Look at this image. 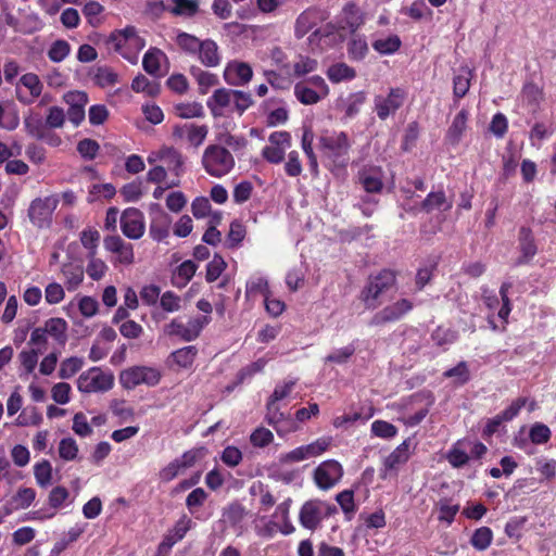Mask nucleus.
<instances>
[{"label": "nucleus", "mask_w": 556, "mask_h": 556, "mask_svg": "<svg viewBox=\"0 0 556 556\" xmlns=\"http://www.w3.org/2000/svg\"><path fill=\"white\" fill-rule=\"evenodd\" d=\"M165 10L179 16H192L197 13L199 4L195 0H162Z\"/></svg>", "instance_id": "c85d7f7f"}, {"label": "nucleus", "mask_w": 556, "mask_h": 556, "mask_svg": "<svg viewBox=\"0 0 556 556\" xmlns=\"http://www.w3.org/2000/svg\"><path fill=\"white\" fill-rule=\"evenodd\" d=\"M50 509L48 510H36L31 511L27 515L26 520H45L51 519L55 516L56 510L61 509L65 506H68L73 503V500L70 498V492L64 486H55L53 488L48 497Z\"/></svg>", "instance_id": "dca6fc26"}, {"label": "nucleus", "mask_w": 556, "mask_h": 556, "mask_svg": "<svg viewBox=\"0 0 556 556\" xmlns=\"http://www.w3.org/2000/svg\"><path fill=\"white\" fill-rule=\"evenodd\" d=\"M191 75L199 85V91L202 94L208 92V90L218 84V78L215 74L204 71L199 67L191 68Z\"/></svg>", "instance_id": "58836bf2"}, {"label": "nucleus", "mask_w": 556, "mask_h": 556, "mask_svg": "<svg viewBox=\"0 0 556 556\" xmlns=\"http://www.w3.org/2000/svg\"><path fill=\"white\" fill-rule=\"evenodd\" d=\"M332 443L331 437H321L315 440L314 442L303 445L307 459L318 457L324 454L330 447Z\"/></svg>", "instance_id": "603ef678"}, {"label": "nucleus", "mask_w": 556, "mask_h": 556, "mask_svg": "<svg viewBox=\"0 0 556 556\" xmlns=\"http://www.w3.org/2000/svg\"><path fill=\"white\" fill-rule=\"evenodd\" d=\"M121 229L124 236L129 239H140L146 230L144 216L136 207L126 208L121 216Z\"/></svg>", "instance_id": "f3484780"}, {"label": "nucleus", "mask_w": 556, "mask_h": 556, "mask_svg": "<svg viewBox=\"0 0 556 556\" xmlns=\"http://www.w3.org/2000/svg\"><path fill=\"white\" fill-rule=\"evenodd\" d=\"M109 42L116 52L131 64L138 62L139 53L146 47L144 39L138 35L132 26L113 33Z\"/></svg>", "instance_id": "f03ea898"}, {"label": "nucleus", "mask_w": 556, "mask_h": 556, "mask_svg": "<svg viewBox=\"0 0 556 556\" xmlns=\"http://www.w3.org/2000/svg\"><path fill=\"white\" fill-rule=\"evenodd\" d=\"M198 265L193 261L182 262L173 273L172 282L177 288H184L192 279Z\"/></svg>", "instance_id": "7c9ffc66"}, {"label": "nucleus", "mask_w": 556, "mask_h": 556, "mask_svg": "<svg viewBox=\"0 0 556 556\" xmlns=\"http://www.w3.org/2000/svg\"><path fill=\"white\" fill-rule=\"evenodd\" d=\"M24 127L27 134L36 139H40V137H43L42 134L47 129L45 122L37 115H30L25 117Z\"/></svg>", "instance_id": "774afa93"}, {"label": "nucleus", "mask_w": 556, "mask_h": 556, "mask_svg": "<svg viewBox=\"0 0 556 556\" xmlns=\"http://www.w3.org/2000/svg\"><path fill=\"white\" fill-rule=\"evenodd\" d=\"M81 245L87 250V255L98 253L100 232L94 228H87L80 232Z\"/></svg>", "instance_id": "09e8293b"}, {"label": "nucleus", "mask_w": 556, "mask_h": 556, "mask_svg": "<svg viewBox=\"0 0 556 556\" xmlns=\"http://www.w3.org/2000/svg\"><path fill=\"white\" fill-rule=\"evenodd\" d=\"M521 100L530 110H534L543 100V90L538 85L526 84L521 91Z\"/></svg>", "instance_id": "a19ab883"}, {"label": "nucleus", "mask_w": 556, "mask_h": 556, "mask_svg": "<svg viewBox=\"0 0 556 556\" xmlns=\"http://www.w3.org/2000/svg\"><path fill=\"white\" fill-rule=\"evenodd\" d=\"M327 77L333 84L352 80L356 76L354 68L345 63H336L327 70Z\"/></svg>", "instance_id": "f704fd0d"}, {"label": "nucleus", "mask_w": 556, "mask_h": 556, "mask_svg": "<svg viewBox=\"0 0 556 556\" xmlns=\"http://www.w3.org/2000/svg\"><path fill=\"white\" fill-rule=\"evenodd\" d=\"M295 384L296 380L294 379L285 380L278 383L267 402L266 419L269 425L275 427L278 435H282L285 432L280 426V424L285 420V414L280 410L279 402L283 401L290 395Z\"/></svg>", "instance_id": "423d86ee"}, {"label": "nucleus", "mask_w": 556, "mask_h": 556, "mask_svg": "<svg viewBox=\"0 0 556 556\" xmlns=\"http://www.w3.org/2000/svg\"><path fill=\"white\" fill-rule=\"evenodd\" d=\"M87 258L88 264L86 271L88 276L93 280H100L101 278H103L108 270V265L105 264V262L101 258H98L97 254L87 255Z\"/></svg>", "instance_id": "6e6d98bb"}, {"label": "nucleus", "mask_w": 556, "mask_h": 556, "mask_svg": "<svg viewBox=\"0 0 556 556\" xmlns=\"http://www.w3.org/2000/svg\"><path fill=\"white\" fill-rule=\"evenodd\" d=\"M59 456L65 462H73L78 457V445L73 438H64L59 443Z\"/></svg>", "instance_id": "5fc2aeb1"}, {"label": "nucleus", "mask_w": 556, "mask_h": 556, "mask_svg": "<svg viewBox=\"0 0 556 556\" xmlns=\"http://www.w3.org/2000/svg\"><path fill=\"white\" fill-rule=\"evenodd\" d=\"M471 71L468 67H460L453 79V92L456 99L463 98L469 90Z\"/></svg>", "instance_id": "e433bc0d"}, {"label": "nucleus", "mask_w": 556, "mask_h": 556, "mask_svg": "<svg viewBox=\"0 0 556 556\" xmlns=\"http://www.w3.org/2000/svg\"><path fill=\"white\" fill-rule=\"evenodd\" d=\"M174 111L180 118H195L204 115L203 106L199 102L177 103Z\"/></svg>", "instance_id": "49530a36"}, {"label": "nucleus", "mask_w": 556, "mask_h": 556, "mask_svg": "<svg viewBox=\"0 0 556 556\" xmlns=\"http://www.w3.org/2000/svg\"><path fill=\"white\" fill-rule=\"evenodd\" d=\"M34 475L37 483L40 486L49 485L52 479V466L50 462L42 460L37 463L34 467Z\"/></svg>", "instance_id": "69168bd1"}, {"label": "nucleus", "mask_w": 556, "mask_h": 556, "mask_svg": "<svg viewBox=\"0 0 556 556\" xmlns=\"http://www.w3.org/2000/svg\"><path fill=\"white\" fill-rule=\"evenodd\" d=\"M372 47L380 54H392L400 49L401 40L399 36L391 35L386 38L377 39L374 41Z\"/></svg>", "instance_id": "3c124183"}, {"label": "nucleus", "mask_w": 556, "mask_h": 556, "mask_svg": "<svg viewBox=\"0 0 556 556\" xmlns=\"http://www.w3.org/2000/svg\"><path fill=\"white\" fill-rule=\"evenodd\" d=\"M413 308V303L407 299H401L387 305L372 318L374 324H383L399 320Z\"/></svg>", "instance_id": "5701e85b"}, {"label": "nucleus", "mask_w": 556, "mask_h": 556, "mask_svg": "<svg viewBox=\"0 0 556 556\" xmlns=\"http://www.w3.org/2000/svg\"><path fill=\"white\" fill-rule=\"evenodd\" d=\"M359 180L367 192H380L383 186L379 169H364Z\"/></svg>", "instance_id": "ea45409f"}, {"label": "nucleus", "mask_w": 556, "mask_h": 556, "mask_svg": "<svg viewBox=\"0 0 556 556\" xmlns=\"http://www.w3.org/2000/svg\"><path fill=\"white\" fill-rule=\"evenodd\" d=\"M320 149L336 166L345 167L349 162L351 141L344 131L326 134L319 139Z\"/></svg>", "instance_id": "20e7f679"}, {"label": "nucleus", "mask_w": 556, "mask_h": 556, "mask_svg": "<svg viewBox=\"0 0 556 556\" xmlns=\"http://www.w3.org/2000/svg\"><path fill=\"white\" fill-rule=\"evenodd\" d=\"M368 52V45L364 37L354 35L348 43V53L352 60L359 61Z\"/></svg>", "instance_id": "de8ad7c7"}, {"label": "nucleus", "mask_w": 556, "mask_h": 556, "mask_svg": "<svg viewBox=\"0 0 556 556\" xmlns=\"http://www.w3.org/2000/svg\"><path fill=\"white\" fill-rule=\"evenodd\" d=\"M235 96V90L231 89L220 88L215 90L207 100V108L213 116H224L227 112H232Z\"/></svg>", "instance_id": "b1692460"}, {"label": "nucleus", "mask_w": 556, "mask_h": 556, "mask_svg": "<svg viewBox=\"0 0 556 556\" xmlns=\"http://www.w3.org/2000/svg\"><path fill=\"white\" fill-rule=\"evenodd\" d=\"M343 473V467L338 460L327 459L315 468L313 478L320 490L327 491L340 482Z\"/></svg>", "instance_id": "f8f14e48"}, {"label": "nucleus", "mask_w": 556, "mask_h": 556, "mask_svg": "<svg viewBox=\"0 0 556 556\" xmlns=\"http://www.w3.org/2000/svg\"><path fill=\"white\" fill-rule=\"evenodd\" d=\"M150 165L162 162L166 165L167 170L173 173L177 178L184 174V157L179 151L172 147H162L159 150L151 151L147 157Z\"/></svg>", "instance_id": "2eb2a0df"}, {"label": "nucleus", "mask_w": 556, "mask_h": 556, "mask_svg": "<svg viewBox=\"0 0 556 556\" xmlns=\"http://www.w3.org/2000/svg\"><path fill=\"white\" fill-rule=\"evenodd\" d=\"M176 42L178 47L186 53L195 55L197 51L201 47L202 41L193 35L187 33H179L176 37Z\"/></svg>", "instance_id": "bf43d9fd"}, {"label": "nucleus", "mask_w": 556, "mask_h": 556, "mask_svg": "<svg viewBox=\"0 0 556 556\" xmlns=\"http://www.w3.org/2000/svg\"><path fill=\"white\" fill-rule=\"evenodd\" d=\"M446 459L454 468L465 466L470 459L467 440H458L454 443L446 454Z\"/></svg>", "instance_id": "cd10ccee"}, {"label": "nucleus", "mask_w": 556, "mask_h": 556, "mask_svg": "<svg viewBox=\"0 0 556 556\" xmlns=\"http://www.w3.org/2000/svg\"><path fill=\"white\" fill-rule=\"evenodd\" d=\"M207 134L208 127L206 125H195L192 123L176 125L173 129L175 139L185 140L194 148H199L204 142Z\"/></svg>", "instance_id": "aec40b11"}, {"label": "nucleus", "mask_w": 556, "mask_h": 556, "mask_svg": "<svg viewBox=\"0 0 556 556\" xmlns=\"http://www.w3.org/2000/svg\"><path fill=\"white\" fill-rule=\"evenodd\" d=\"M343 13L344 20L341 27L355 33L364 23L362 13L354 5L345 7Z\"/></svg>", "instance_id": "79ce46f5"}, {"label": "nucleus", "mask_w": 556, "mask_h": 556, "mask_svg": "<svg viewBox=\"0 0 556 556\" xmlns=\"http://www.w3.org/2000/svg\"><path fill=\"white\" fill-rule=\"evenodd\" d=\"M292 139L288 131H274L268 137V143L262 149V156L270 164H280L286 152L291 148Z\"/></svg>", "instance_id": "9b49d317"}, {"label": "nucleus", "mask_w": 556, "mask_h": 556, "mask_svg": "<svg viewBox=\"0 0 556 556\" xmlns=\"http://www.w3.org/2000/svg\"><path fill=\"white\" fill-rule=\"evenodd\" d=\"M161 377V371L155 367L134 366L121 372L119 382L125 389L131 390L140 384L154 387L160 382Z\"/></svg>", "instance_id": "1a4fd4ad"}, {"label": "nucleus", "mask_w": 556, "mask_h": 556, "mask_svg": "<svg viewBox=\"0 0 556 556\" xmlns=\"http://www.w3.org/2000/svg\"><path fill=\"white\" fill-rule=\"evenodd\" d=\"M193 522L192 520L184 516L181 517L174 528L169 531V533L166 535L163 544L172 547L174 544H176L178 541L182 540L186 533L191 529Z\"/></svg>", "instance_id": "72a5a7b5"}, {"label": "nucleus", "mask_w": 556, "mask_h": 556, "mask_svg": "<svg viewBox=\"0 0 556 556\" xmlns=\"http://www.w3.org/2000/svg\"><path fill=\"white\" fill-rule=\"evenodd\" d=\"M371 434L381 439H393L397 434V429L394 425L384 420H375L371 424Z\"/></svg>", "instance_id": "680f3d73"}, {"label": "nucleus", "mask_w": 556, "mask_h": 556, "mask_svg": "<svg viewBox=\"0 0 556 556\" xmlns=\"http://www.w3.org/2000/svg\"><path fill=\"white\" fill-rule=\"evenodd\" d=\"M103 11L104 8L101 3L97 1H89L84 5L83 14L87 18L88 23L94 27L101 24V14Z\"/></svg>", "instance_id": "052dcab7"}, {"label": "nucleus", "mask_w": 556, "mask_h": 556, "mask_svg": "<svg viewBox=\"0 0 556 556\" xmlns=\"http://www.w3.org/2000/svg\"><path fill=\"white\" fill-rule=\"evenodd\" d=\"M167 62L166 54L156 48L149 49L142 60L144 71L153 76H162Z\"/></svg>", "instance_id": "393cba45"}, {"label": "nucleus", "mask_w": 556, "mask_h": 556, "mask_svg": "<svg viewBox=\"0 0 556 556\" xmlns=\"http://www.w3.org/2000/svg\"><path fill=\"white\" fill-rule=\"evenodd\" d=\"M195 55L202 64L208 67L217 66L220 63L218 46L211 39H206L201 42V47L197 51Z\"/></svg>", "instance_id": "a878e982"}, {"label": "nucleus", "mask_w": 556, "mask_h": 556, "mask_svg": "<svg viewBox=\"0 0 556 556\" xmlns=\"http://www.w3.org/2000/svg\"><path fill=\"white\" fill-rule=\"evenodd\" d=\"M59 203L60 197L58 193L35 198L27 210V216L31 225L40 229L49 228Z\"/></svg>", "instance_id": "39448f33"}, {"label": "nucleus", "mask_w": 556, "mask_h": 556, "mask_svg": "<svg viewBox=\"0 0 556 556\" xmlns=\"http://www.w3.org/2000/svg\"><path fill=\"white\" fill-rule=\"evenodd\" d=\"M395 276L391 270H381L376 276L370 277L368 285L362 292V300L366 307L376 308L379 306L387 294L393 290Z\"/></svg>", "instance_id": "7ed1b4c3"}, {"label": "nucleus", "mask_w": 556, "mask_h": 556, "mask_svg": "<svg viewBox=\"0 0 556 556\" xmlns=\"http://www.w3.org/2000/svg\"><path fill=\"white\" fill-rule=\"evenodd\" d=\"M253 77L252 67L241 61H231L227 63L224 70V78L230 86H244L250 83Z\"/></svg>", "instance_id": "4be33fe9"}, {"label": "nucleus", "mask_w": 556, "mask_h": 556, "mask_svg": "<svg viewBox=\"0 0 556 556\" xmlns=\"http://www.w3.org/2000/svg\"><path fill=\"white\" fill-rule=\"evenodd\" d=\"M364 92H355L350 94L343 102L342 110L345 118H353L361 111L362 105L365 102Z\"/></svg>", "instance_id": "37998d69"}, {"label": "nucleus", "mask_w": 556, "mask_h": 556, "mask_svg": "<svg viewBox=\"0 0 556 556\" xmlns=\"http://www.w3.org/2000/svg\"><path fill=\"white\" fill-rule=\"evenodd\" d=\"M410 439L404 440L382 460L380 468V478L386 480L396 477L401 466L406 464L410 457Z\"/></svg>", "instance_id": "ddd939ff"}, {"label": "nucleus", "mask_w": 556, "mask_h": 556, "mask_svg": "<svg viewBox=\"0 0 556 556\" xmlns=\"http://www.w3.org/2000/svg\"><path fill=\"white\" fill-rule=\"evenodd\" d=\"M438 519L440 521L446 522L447 525H451L456 514L459 511V505L452 504L448 500H441L438 503Z\"/></svg>", "instance_id": "0e129e2a"}, {"label": "nucleus", "mask_w": 556, "mask_h": 556, "mask_svg": "<svg viewBox=\"0 0 556 556\" xmlns=\"http://www.w3.org/2000/svg\"><path fill=\"white\" fill-rule=\"evenodd\" d=\"M552 438V431L543 422H534L529 428V439L533 444H546Z\"/></svg>", "instance_id": "a18cd8bd"}, {"label": "nucleus", "mask_w": 556, "mask_h": 556, "mask_svg": "<svg viewBox=\"0 0 556 556\" xmlns=\"http://www.w3.org/2000/svg\"><path fill=\"white\" fill-rule=\"evenodd\" d=\"M492 539L493 534L491 529L488 527H481L475 531L470 542L475 548L484 551L490 546Z\"/></svg>", "instance_id": "e2e57ef3"}, {"label": "nucleus", "mask_w": 556, "mask_h": 556, "mask_svg": "<svg viewBox=\"0 0 556 556\" xmlns=\"http://www.w3.org/2000/svg\"><path fill=\"white\" fill-rule=\"evenodd\" d=\"M197 348L193 345H189L174 351L169 357L173 359L174 364L177 365L179 368L187 369L192 366L197 357Z\"/></svg>", "instance_id": "c9c22d12"}, {"label": "nucleus", "mask_w": 556, "mask_h": 556, "mask_svg": "<svg viewBox=\"0 0 556 556\" xmlns=\"http://www.w3.org/2000/svg\"><path fill=\"white\" fill-rule=\"evenodd\" d=\"M61 273L68 291L76 290L84 280V269L79 264L65 263L62 265Z\"/></svg>", "instance_id": "c756f323"}, {"label": "nucleus", "mask_w": 556, "mask_h": 556, "mask_svg": "<svg viewBox=\"0 0 556 556\" xmlns=\"http://www.w3.org/2000/svg\"><path fill=\"white\" fill-rule=\"evenodd\" d=\"M245 293L248 296L262 294L265 298L270 293L267 279L261 275L252 276L247 282Z\"/></svg>", "instance_id": "8fccbe9b"}, {"label": "nucleus", "mask_w": 556, "mask_h": 556, "mask_svg": "<svg viewBox=\"0 0 556 556\" xmlns=\"http://www.w3.org/2000/svg\"><path fill=\"white\" fill-rule=\"evenodd\" d=\"M331 513L332 509L328 503L319 500L308 501L301 508L300 522L304 528L314 530Z\"/></svg>", "instance_id": "4468645a"}, {"label": "nucleus", "mask_w": 556, "mask_h": 556, "mask_svg": "<svg viewBox=\"0 0 556 556\" xmlns=\"http://www.w3.org/2000/svg\"><path fill=\"white\" fill-rule=\"evenodd\" d=\"M84 366V359L77 356L65 358L60 366L59 376L68 379L78 372Z\"/></svg>", "instance_id": "4d7b16f0"}, {"label": "nucleus", "mask_w": 556, "mask_h": 556, "mask_svg": "<svg viewBox=\"0 0 556 556\" xmlns=\"http://www.w3.org/2000/svg\"><path fill=\"white\" fill-rule=\"evenodd\" d=\"M43 85L34 73L24 74L16 84V98L23 104H31L42 92Z\"/></svg>", "instance_id": "a211bd4d"}, {"label": "nucleus", "mask_w": 556, "mask_h": 556, "mask_svg": "<svg viewBox=\"0 0 556 556\" xmlns=\"http://www.w3.org/2000/svg\"><path fill=\"white\" fill-rule=\"evenodd\" d=\"M143 194L142 182L135 180L123 186L121 195L125 202H137Z\"/></svg>", "instance_id": "338daca9"}, {"label": "nucleus", "mask_w": 556, "mask_h": 556, "mask_svg": "<svg viewBox=\"0 0 556 556\" xmlns=\"http://www.w3.org/2000/svg\"><path fill=\"white\" fill-rule=\"evenodd\" d=\"M201 163L206 174L215 178H223L230 174L236 165L230 151L219 144L207 146L203 152Z\"/></svg>", "instance_id": "f257e3e1"}, {"label": "nucleus", "mask_w": 556, "mask_h": 556, "mask_svg": "<svg viewBox=\"0 0 556 556\" xmlns=\"http://www.w3.org/2000/svg\"><path fill=\"white\" fill-rule=\"evenodd\" d=\"M329 94V87L319 75L299 81L294 86V96L305 105L316 104Z\"/></svg>", "instance_id": "0eeeda50"}, {"label": "nucleus", "mask_w": 556, "mask_h": 556, "mask_svg": "<svg viewBox=\"0 0 556 556\" xmlns=\"http://www.w3.org/2000/svg\"><path fill=\"white\" fill-rule=\"evenodd\" d=\"M208 323V317H193L187 321L180 318L173 319L164 327V332L170 337H178L186 342L195 340L204 326Z\"/></svg>", "instance_id": "9d476101"}, {"label": "nucleus", "mask_w": 556, "mask_h": 556, "mask_svg": "<svg viewBox=\"0 0 556 556\" xmlns=\"http://www.w3.org/2000/svg\"><path fill=\"white\" fill-rule=\"evenodd\" d=\"M405 91L401 88H392L388 96L375 98V110L380 119L388 118L394 114L403 104Z\"/></svg>", "instance_id": "6ab92c4d"}, {"label": "nucleus", "mask_w": 556, "mask_h": 556, "mask_svg": "<svg viewBox=\"0 0 556 556\" xmlns=\"http://www.w3.org/2000/svg\"><path fill=\"white\" fill-rule=\"evenodd\" d=\"M114 376L99 367H92L80 374L77 388L83 393L106 392L113 388Z\"/></svg>", "instance_id": "6e6552de"}, {"label": "nucleus", "mask_w": 556, "mask_h": 556, "mask_svg": "<svg viewBox=\"0 0 556 556\" xmlns=\"http://www.w3.org/2000/svg\"><path fill=\"white\" fill-rule=\"evenodd\" d=\"M320 18L321 16L316 10L309 9L302 12L295 21V37L299 39L304 37L314 26L317 25Z\"/></svg>", "instance_id": "bb28decb"}, {"label": "nucleus", "mask_w": 556, "mask_h": 556, "mask_svg": "<svg viewBox=\"0 0 556 556\" xmlns=\"http://www.w3.org/2000/svg\"><path fill=\"white\" fill-rule=\"evenodd\" d=\"M64 102L68 105L67 117L74 126H78L85 119V108L88 104V96L84 91H68L63 96Z\"/></svg>", "instance_id": "412c9836"}, {"label": "nucleus", "mask_w": 556, "mask_h": 556, "mask_svg": "<svg viewBox=\"0 0 556 556\" xmlns=\"http://www.w3.org/2000/svg\"><path fill=\"white\" fill-rule=\"evenodd\" d=\"M468 115L469 114L466 110H462L454 117L446 132V140L450 143L457 144L460 141L463 134L467 128Z\"/></svg>", "instance_id": "2f4dec72"}, {"label": "nucleus", "mask_w": 556, "mask_h": 556, "mask_svg": "<svg viewBox=\"0 0 556 556\" xmlns=\"http://www.w3.org/2000/svg\"><path fill=\"white\" fill-rule=\"evenodd\" d=\"M306 268L303 264L291 268L286 275V285L291 291L300 289L305 280Z\"/></svg>", "instance_id": "864d4df0"}, {"label": "nucleus", "mask_w": 556, "mask_h": 556, "mask_svg": "<svg viewBox=\"0 0 556 556\" xmlns=\"http://www.w3.org/2000/svg\"><path fill=\"white\" fill-rule=\"evenodd\" d=\"M420 205L424 211L431 212L434 210L446 211L451 208L452 203L446 200L443 191H438L429 193L428 197L420 202Z\"/></svg>", "instance_id": "4c0bfd02"}, {"label": "nucleus", "mask_w": 556, "mask_h": 556, "mask_svg": "<svg viewBox=\"0 0 556 556\" xmlns=\"http://www.w3.org/2000/svg\"><path fill=\"white\" fill-rule=\"evenodd\" d=\"M291 500H286L280 503L273 515V518L278 522H281L279 528L280 532L283 534H290L294 529L292 525L289 522V509H290Z\"/></svg>", "instance_id": "c03bdc74"}, {"label": "nucleus", "mask_w": 556, "mask_h": 556, "mask_svg": "<svg viewBox=\"0 0 556 556\" xmlns=\"http://www.w3.org/2000/svg\"><path fill=\"white\" fill-rule=\"evenodd\" d=\"M115 193L116 190L112 184H94L89 189L88 201L94 202L100 199H111Z\"/></svg>", "instance_id": "13d9d810"}, {"label": "nucleus", "mask_w": 556, "mask_h": 556, "mask_svg": "<svg viewBox=\"0 0 556 556\" xmlns=\"http://www.w3.org/2000/svg\"><path fill=\"white\" fill-rule=\"evenodd\" d=\"M43 329L49 337L53 338L56 342L64 344L67 336V323L60 317L49 318L43 324Z\"/></svg>", "instance_id": "473e14b6"}]
</instances>
